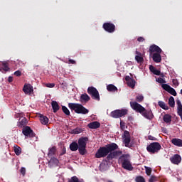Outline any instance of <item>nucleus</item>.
Wrapping results in <instances>:
<instances>
[{
	"instance_id": "1",
	"label": "nucleus",
	"mask_w": 182,
	"mask_h": 182,
	"mask_svg": "<svg viewBox=\"0 0 182 182\" xmlns=\"http://www.w3.org/2000/svg\"><path fill=\"white\" fill-rule=\"evenodd\" d=\"M130 106L133 110H135V112H137L138 113H141V114L146 119H149V120L150 119H153V112L151 111H146V109L136 102H131Z\"/></svg>"
},
{
	"instance_id": "2",
	"label": "nucleus",
	"mask_w": 182,
	"mask_h": 182,
	"mask_svg": "<svg viewBox=\"0 0 182 182\" xmlns=\"http://www.w3.org/2000/svg\"><path fill=\"white\" fill-rule=\"evenodd\" d=\"M116 149H117V144H111L107 145L105 147H101L95 154V157H97V159L106 157L110 151H113L114 150H116Z\"/></svg>"
},
{
	"instance_id": "3",
	"label": "nucleus",
	"mask_w": 182,
	"mask_h": 182,
	"mask_svg": "<svg viewBox=\"0 0 182 182\" xmlns=\"http://www.w3.org/2000/svg\"><path fill=\"white\" fill-rule=\"evenodd\" d=\"M68 107L70 109V110H73L77 114H87V113H89V109H86L80 104L69 103Z\"/></svg>"
},
{
	"instance_id": "4",
	"label": "nucleus",
	"mask_w": 182,
	"mask_h": 182,
	"mask_svg": "<svg viewBox=\"0 0 182 182\" xmlns=\"http://www.w3.org/2000/svg\"><path fill=\"white\" fill-rule=\"evenodd\" d=\"M119 163H121L124 170H128V171L133 170V166L132 165V162H130V156L129 155H122L119 159Z\"/></svg>"
},
{
	"instance_id": "5",
	"label": "nucleus",
	"mask_w": 182,
	"mask_h": 182,
	"mask_svg": "<svg viewBox=\"0 0 182 182\" xmlns=\"http://www.w3.org/2000/svg\"><path fill=\"white\" fill-rule=\"evenodd\" d=\"M87 141V137H82L78 139V151L82 156L86 154V143Z\"/></svg>"
},
{
	"instance_id": "6",
	"label": "nucleus",
	"mask_w": 182,
	"mask_h": 182,
	"mask_svg": "<svg viewBox=\"0 0 182 182\" xmlns=\"http://www.w3.org/2000/svg\"><path fill=\"white\" fill-rule=\"evenodd\" d=\"M122 141L125 147H130V141H132V136L129 131H124L122 134Z\"/></svg>"
},
{
	"instance_id": "7",
	"label": "nucleus",
	"mask_w": 182,
	"mask_h": 182,
	"mask_svg": "<svg viewBox=\"0 0 182 182\" xmlns=\"http://www.w3.org/2000/svg\"><path fill=\"white\" fill-rule=\"evenodd\" d=\"M161 149V145L159 144L158 142H154L151 144H149L146 147V150L149 151V153H156V151H159Z\"/></svg>"
},
{
	"instance_id": "8",
	"label": "nucleus",
	"mask_w": 182,
	"mask_h": 182,
	"mask_svg": "<svg viewBox=\"0 0 182 182\" xmlns=\"http://www.w3.org/2000/svg\"><path fill=\"white\" fill-rule=\"evenodd\" d=\"M125 114H127V109H116L111 112V116L114 119H119V117H122Z\"/></svg>"
},
{
	"instance_id": "9",
	"label": "nucleus",
	"mask_w": 182,
	"mask_h": 182,
	"mask_svg": "<svg viewBox=\"0 0 182 182\" xmlns=\"http://www.w3.org/2000/svg\"><path fill=\"white\" fill-rule=\"evenodd\" d=\"M87 92L89 95H90L92 97V99H95V100H100V95H99V92L96 88L93 87H90L87 89Z\"/></svg>"
},
{
	"instance_id": "10",
	"label": "nucleus",
	"mask_w": 182,
	"mask_h": 182,
	"mask_svg": "<svg viewBox=\"0 0 182 182\" xmlns=\"http://www.w3.org/2000/svg\"><path fill=\"white\" fill-rule=\"evenodd\" d=\"M162 88L168 92V93H170V95H172V96H177V92H176V90H174V88L171 87L170 85L164 84L162 85Z\"/></svg>"
},
{
	"instance_id": "11",
	"label": "nucleus",
	"mask_w": 182,
	"mask_h": 182,
	"mask_svg": "<svg viewBox=\"0 0 182 182\" xmlns=\"http://www.w3.org/2000/svg\"><path fill=\"white\" fill-rule=\"evenodd\" d=\"M16 117H20L18 126V127H22L26 124V118L23 117V113H17L16 114Z\"/></svg>"
},
{
	"instance_id": "12",
	"label": "nucleus",
	"mask_w": 182,
	"mask_h": 182,
	"mask_svg": "<svg viewBox=\"0 0 182 182\" xmlns=\"http://www.w3.org/2000/svg\"><path fill=\"white\" fill-rule=\"evenodd\" d=\"M103 28L105 31L109 32V33H112V32H114L115 26L113 25V23H105L103 24Z\"/></svg>"
},
{
	"instance_id": "13",
	"label": "nucleus",
	"mask_w": 182,
	"mask_h": 182,
	"mask_svg": "<svg viewBox=\"0 0 182 182\" xmlns=\"http://www.w3.org/2000/svg\"><path fill=\"white\" fill-rule=\"evenodd\" d=\"M23 90L26 95H32L33 93V87L31 84H26L23 86Z\"/></svg>"
},
{
	"instance_id": "14",
	"label": "nucleus",
	"mask_w": 182,
	"mask_h": 182,
	"mask_svg": "<svg viewBox=\"0 0 182 182\" xmlns=\"http://www.w3.org/2000/svg\"><path fill=\"white\" fill-rule=\"evenodd\" d=\"M125 80L127 81V86H129V87L133 89L134 86H136V80H134V79H132L130 76L127 75L125 77Z\"/></svg>"
},
{
	"instance_id": "15",
	"label": "nucleus",
	"mask_w": 182,
	"mask_h": 182,
	"mask_svg": "<svg viewBox=\"0 0 182 182\" xmlns=\"http://www.w3.org/2000/svg\"><path fill=\"white\" fill-rule=\"evenodd\" d=\"M171 161L173 164H180L181 162V156L178 154H175L171 158Z\"/></svg>"
},
{
	"instance_id": "16",
	"label": "nucleus",
	"mask_w": 182,
	"mask_h": 182,
	"mask_svg": "<svg viewBox=\"0 0 182 182\" xmlns=\"http://www.w3.org/2000/svg\"><path fill=\"white\" fill-rule=\"evenodd\" d=\"M149 52L150 53H154V52H156V53H161V48L156 45H153L150 46Z\"/></svg>"
},
{
	"instance_id": "17",
	"label": "nucleus",
	"mask_w": 182,
	"mask_h": 182,
	"mask_svg": "<svg viewBox=\"0 0 182 182\" xmlns=\"http://www.w3.org/2000/svg\"><path fill=\"white\" fill-rule=\"evenodd\" d=\"M135 60L137 62V63H143L144 59L143 58V55L141 53L136 51Z\"/></svg>"
},
{
	"instance_id": "18",
	"label": "nucleus",
	"mask_w": 182,
	"mask_h": 182,
	"mask_svg": "<svg viewBox=\"0 0 182 182\" xmlns=\"http://www.w3.org/2000/svg\"><path fill=\"white\" fill-rule=\"evenodd\" d=\"M8 70H9L8 63L0 62V72H2V73H5L6 72H8Z\"/></svg>"
},
{
	"instance_id": "19",
	"label": "nucleus",
	"mask_w": 182,
	"mask_h": 182,
	"mask_svg": "<svg viewBox=\"0 0 182 182\" xmlns=\"http://www.w3.org/2000/svg\"><path fill=\"white\" fill-rule=\"evenodd\" d=\"M160 53H154L152 55V59L156 63H160V62H161V55Z\"/></svg>"
},
{
	"instance_id": "20",
	"label": "nucleus",
	"mask_w": 182,
	"mask_h": 182,
	"mask_svg": "<svg viewBox=\"0 0 182 182\" xmlns=\"http://www.w3.org/2000/svg\"><path fill=\"white\" fill-rule=\"evenodd\" d=\"M171 143L177 147H182V140L178 138H173L171 139Z\"/></svg>"
},
{
	"instance_id": "21",
	"label": "nucleus",
	"mask_w": 182,
	"mask_h": 182,
	"mask_svg": "<svg viewBox=\"0 0 182 182\" xmlns=\"http://www.w3.org/2000/svg\"><path fill=\"white\" fill-rule=\"evenodd\" d=\"M39 117L41 123L44 124V126H46L49 123V119L46 116L40 114Z\"/></svg>"
},
{
	"instance_id": "22",
	"label": "nucleus",
	"mask_w": 182,
	"mask_h": 182,
	"mask_svg": "<svg viewBox=\"0 0 182 182\" xmlns=\"http://www.w3.org/2000/svg\"><path fill=\"white\" fill-rule=\"evenodd\" d=\"M89 129H99L100 127V123L99 122H93L88 124Z\"/></svg>"
},
{
	"instance_id": "23",
	"label": "nucleus",
	"mask_w": 182,
	"mask_h": 182,
	"mask_svg": "<svg viewBox=\"0 0 182 182\" xmlns=\"http://www.w3.org/2000/svg\"><path fill=\"white\" fill-rule=\"evenodd\" d=\"M149 70L154 73V75H156V76H160L161 75V72L159 70L156 69V67L153 66V65H150L149 66Z\"/></svg>"
},
{
	"instance_id": "24",
	"label": "nucleus",
	"mask_w": 182,
	"mask_h": 182,
	"mask_svg": "<svg viewBox=\"0 0 182 182\" xmlns=\"http://www.w3.org/2000/svg\"><path fill=\"white\" fill-rule=\"evenodd\" d=\"M23 134L24 136H31L32 134V129L29 127H26L23 129Z\"/></svg>"
},
{
	"instance_id": "25",
	"label": "nucleus",
	"mask_w": 182,
	"mask_h": 182,
	"mask_svg": "<svg viewBox=\"0 0 182 182\" xmlns=\"http://www.w3.org/2000/svg\"><path fill=\"white\" fill-rule=\"evenodd\" d=\"M59 163V160L56 158H51L50 160L48 162L49 166H58V164Z\"/></svg>"
},
{
	"instance_id": "26",
	"label": "nucleus",
	"mask_w": 182,
	"mask_h": 182,
	"mask_svg": "<svg viewBox=\"0 0 182 182\" xmlns=\"http://www.w3.org/2000/svg\"><path fill=\"white\" fill-rule=\"evenodd\" d=\"M51 106H52L54 113H56V112H58V110H59V105L58 104V102L56 101H53L51 102Z\"/></svg>"
},
{
	"instance_id": "27",
	"label": "nucleus",
	"mask_w": 182,
	"mask_h": 182,
	"mask_svg": "<svg viewBox=\"0 0 182 182\" xmlns=\"http://www.w3.org/2000/svg\"><path fill=\"white\" fill-rule=\"evenodd\" d=\"M70 149L71 151H76L77 149H79V145L76 142H73L70 144Z\"/></svg>"
},
{
	"instance_id": "28",
	"label": "nucleus",
	"mask_w": 182,
	"mask_h": 182,
	"mask_svg": "<svg viewBox=\"0 0 182 182\" xmlns=\"http://www.w3.org/2000/svg\"><path fill=\"white\" fill-rule=\"evenodd\" d=\"M80 100L81 102H89V100H90V97L87 94H82L80 96Z\"/></svg>"
},
{
	"instance_id": "29",
	"label": "nucleus",
	"mask_w": 182,
	"mask_h": 182,
	"mask_svg": "<svg viewBox=\"0 0 182 182\" xmlns=\"http://www.w3.org/2000/svg\"><path fill=\"white\" fill-rule=\"evenodd\" d=\"M177 105H178V114H179L181 119H182V105H181V102L177 101Z\"/></svg>"
},
{
	"instance_id": "30",
	"label": "nucleus",
	"mask_w": 182,
	"mask_h": 182,
	"mask_svg": "<svg viewBox=\"0 0 182 182\" xmlns=\"http://www.w3.org/2000/svg\"><path fill=\"white\" fill-rule=\"evenodd\" d=\"M107 90H108V92H116V91H117V87H116V86L110 84L107 86Z\"/></svg>"
},
{
	"instance_id": "31",
	"label": "nucleus",
	"mask_w": 182,
	"mask_h": 182,
	"mask_svg": "<svg viewBox=\"0 0 182 182\" xmlns=\"http://www.w3.org/2000/svg\"><path fill=\"white\" fill-rule=\"evenodd\" d=\"M163 119L165 123H170L171 122V115L166 114L164 116Z\"/></svg>"
},
{
	"instance_id": "32",
	"label": "nucleus",
	"mask_w": 182,
	"mask_h": 182,
	"mask_svg": "<svg viewBox=\"0 0 182 182\" xmlns=\"http://www.w3.org/2000/svg\"><path fill=\"white\" fill-rule=\"evenodd\" d=\"M115 157H117V151L111 152L107 156L108 160H112V159H115Z\"/></svg>"
},
{
	"instance_id": "33",
	"label": "nucleus",
	"mask_w": 182,
	"mask_h": 182,
	"mask_svg": "<svg viewBox=\"0 0 182 182\" xmlns=\"http://www.w3.org/2000/svg\"><path fill=\"white\" fill-rule=\"evenodd\" d=\"M159 106L161 107V109H164V110H168V106L166 105V103L163 101H159L158 102Z\"/></svg>"
},
{
	"instance_id": "34",
	"label": "nucleus",
	"mask_w": 182,
	"mask_h": 182,
	"mask_svg": "<svg viewBox=\"0 0 182 182\" xmlns=\"http://www.w3.org/2000/svg\"><path fill=\"white\" fill-rule=\"evenodd\" d=\"M14 149L16 156H19L21 153H22V149H21V147L18 146H14Z\"/></svg>"
},
{
	"instance_id": "35",
	"label": "nucleus",
	"mask_w": 182,
	"mask_h": 182,
	"mask_svg": "<svg viewBox=\"0 0 182 182\" xmlns=\"http://www.w3.org/2000/svg\"><path fill=\"white\" fill-rule=\"evenodd\" d=\"M168 105L171 107H174V105H176V102L174 101V97H170L168 99Z\"/></svg>"
},
{
	"instance_id": "36",
	"label": "nucleus",
	"mask_w": 182,
	"mask_h": 182,
	"mask_svg": "<svg viewBox=\"0 0 182 182\" xmlns=\"http://www.w3.org/2000/svg\"><path fill=\"white\" fill-rule=\"evenodd\" d=\"M55 152H56V148L55 146L51 147L49 149L48 156H53V154H55Z\"/></svg>"
},
{
	"instance_id": "37",
	"label": "nucleus",
	"mask_w": 182,
	"mask_h": 182,
	"mask_svg": "<svg viewBox=\"0 0 182 182\" xmlns=\"http://www.w3.org/2000/svg\"><path fill=\"white\" fill-rule=\"evenodd\" d=\"M62 109H63V112L65 113V114H66L67 116H69V114H70V112L69 111L68 107H66L65 106H63Z\"/></svg>"
},
{
	"instance_id": "38",
	"label": "nucleus",
	"mask_w": 182,
	"mask_h": 182,
	"mask_svg": "<svg viewBox=\"0 0 182 182\" xmlns=\"http://www.w3.org/2000/svg\"><path fill=\"white\" fill-rule=\"evenodd\" d=\"M71 133L73 134H79V133H82V130L80 129V128H76L75 129H73L71 131Z\"/></svg>"
},
{
	"instance_id": "39",
	"label": "nucleus",
	"mask_w": 182,
	"mask_h": 182,
	"mask_svg": "<svg viewBox=\"0 0 182 182\" xmlns=\"http://www.w3.org/2000/svg\"><path fill=\"white\" fill-rule=\"evenodd\" d=\"M156 82H158V83H161V85H166V80L161 78V77H159L158 79H156Z\"/></svg>"
},
{
	"instance_id": "40",
	"label": "nucleus",
	"mask_w": 182,
	"mask_h": 182,
	"mask_svg": "<svg viewBox=\"0 0 182 182\" xmlns=\"http://www.w3.org/2000/svg\"><path fill=\"white\" fill-rule=\"evenodd\" d=\"M145 170H146V174H147V176H150V174H151V168L145 166Z\"/></svg>"
},
{
	"instance_id": "41",
	"label": "nucleus",
	"mask_w": 182,
	"mask_h": 182,
	"mask_svg": "<svg viewBox=\"0 0 182 182\" xmlns=\"http://www.w3.org/2000/svg\"><path fill=\"white\" fill-rule=\"evenodd\" d=\"M136 182H146V180H144V178L142 176H138L136 178Z\"/></svg>"
},
{
	"instance_id": "42",
	"label": "nucleus",
	"mask_w": 182,
	"mask_h": 182,
	"mask_svg": "<svg viewBox=\"0 0 182 182\" xmlns=\"http://www.w3.org/2000/svg\"><path fill=\"white\" fill-rule=\"evenodd\" d=\"M158 178L155 176H151V178H149V182H156L157 181Z\"/></svg>"
},
{
	"instance_id": "43",
	"label": "nucleus",
	"mask_w": 182,
	"mask_h": 182,
	"mask_svg": "<svg viewBox=\"0 0 182 182\" xmlns=\"http://www.w3.org/2000/svg\"><path fill=\"white\" fill-rule=\"evenodd\" d=\"M144 99V97H143V95H137L136 96V100L138 102H143Z\"/></svg>"
},
{
	"instance_id": "44",
	"label": "nucleus",
	"mask_w": 182,
	"mask_h": 182,
	"mask_svg": "<svg viewBox=\"0 0 182 182\" xmlns=\"http://www.w3.org/2000/svg\"><path fill=\"white\" fill-rule=\"evenodd\" d=\"M20 173L22 174V176H25L26 173V168H25V167H22L20 170Z\"/></svg>"
},
{
	"instance_id": "45",
	"label": "nucleus",
	"mask_w": 182,
	"mask_h": 182,
	"mask_svg": "<svg viewBox=\"0 0 182 182\" xmlns=\"http://www.w3.org/2000/svg\"><path fill=\"white\" fill-rule=\"evenodd\" d=\"M46 87H50V88L55 87V83H47L46 84Z\"/></svg>"
},
{
	"instance_id": "46",
	"label": "nucleus",
	"mask_w": 182,
	"mask_h": 182,
	"mask_svg": "<svg viewBox=\"0 0 182 182\" xmlns=\"http://www.w3.org/2000/svg\"><path fill=\"white\" fill-rule=\"evenodd\" d=\"M14 75H15L16 76H21V75H22V73H21L20 70H17V71H16V72L14 73Z\"/></svg>"
},
{
	"instance_id": "47",
	"label": "nucleus",
	"mask_w": 182,
	"mask_h": 182,
	"mask_svg": "<svg viewBox=\"0 0 182 182\" xmlns=\"http://www.w3.org/2000/svg\"><path fill=\"white\" fill-rule=\"evenodd\" d=\"M173 83L174 86H178V81L177 80H173Z\"/></svg>"
},
{
	"instance_id": "48",
	"label": "nucleus",
	"mask_w": 182,
	"mask_h": 182,
	"mask_svg": "<svg viewBox=\"0 0 182 182\" xmlns=\"http://www.w3.org/2000/svg\"><path fill=\"white\" fill-rule=\"evenodd\" d=\"M70 63H72V65H75L76 64V61H75L74 60L70 59L69 60Z\"/></svg>"
},
{
	"instance_id": "49",
	"label": "nucleus",
	"mask_w": 182,
	"mask_h": 182,
	"mask_svg": "<svg viewBox=\"0 0 182 182\" xmlns=\"http://www.w3.org/2000/svg\"><path fill=\"white\" fill-rule=\"evenodd\" d=\"M13 80H14V78H13L11 76L9 77V78H8V82H9V83H11V82H13Z\"/></svg>"
},
{
	"instance_id": "50",
	"label": "nucleus",
	"mask_w": 182,
	"mask_h": 182,
	"mask_svg": "<svg viewBox=\"0 0 182 182\" xmlns=\"http://www.w3.org/2000/svg\"><path fill=\"white\" fill-rule=\"evenodd\" d=\"M143 41H144V38H143V37L138 38V42H143Z\"/></svg>"
},
{
	"instance_id": "51",
	"label": "nucleus",
	"mask_w": 182,
	"mask_h": 182,
	"mask_svg": "<svg viewBox=\"0 0 182 182\" xmlns=\"http://www.w3.org/2000/svg\"><path fill=\"white\" fill-rule=\"evenodd\" d=\"M103 166H105V164L102 163L100 165V169L102 170V167H103Z\"/></svg>"
},
{
	"instance_id": "52",
	"label": "nucleus",
	"mask_w": 182,
	"mask_h": 182,
	"mask_svg": "<svg viewBox=\"0 0 182 182\" xmlns=\"http://www.w3.org/2000/svg\"><path fill=\"white\" fill-rule=\"evenodd\" d=\"M149 140H154V137L151 136H149Z\"/></svg>"
},
{
	"instance_id": "53",
	"label": "nucleus",
	"mask_w": 182,
	"mask_h": 182,
	"mask_svg": "<svg viewBox=\"0 0 182 182\" xmlns=\"http://www.w3.org/2000/svg\"><path fill=\"white\" fill-rule=\"evenodd\" d=\"M161 77H164V74H161Z\"/></svg>"
},
{
	"instance_id": "54",
	"label": "nucleus",
	"mask_w": 182,
	"mask_h": 182,
	"mask_svg": "<svg viewBox=\"0 0 182 182\" xmlns=\"http://www.w3.org/2000/svg\"><path fill=\"white\" fill-rule=\"evenodd\" d=\"M107 182H113V181H108Z\"/></svg>"
}]
</instances>
